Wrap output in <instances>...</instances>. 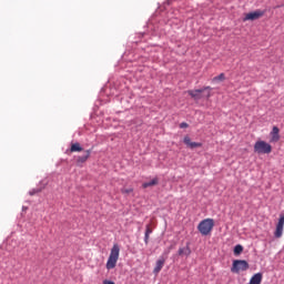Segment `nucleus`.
Returning a JSON list of instances; mask_svg holds the SVG:
<instances>
[{
	"label": "nucleus",
	"mask_w": 284,
	"mask_h": 284,
	"mask_svg": "<svg viewBox=\"0 0 284 284\" xmlns=\"http://www.w3.org/2000/svg\"><path fill=\"white\" fill-rule=\"evenodd\" d=\"M242 252H243V245L237 244V245L234 247V254H235V256H239V254H241Z\"/></svg>",
	"instance_id": "dca6fc26"
},
{
	"label": "nucleus",
	"mask_w": 284,
	"mask_h": 284,
	"mask_svg": "<svg viewBox=\"0 0 284 284\" xmlns=\"http://www.w3.org/2000/svg\"><path fill=\"white\" fill-rule=\"evenodd\" d=\"M283 232H284V213H281L278 222L275 226V232H274L275 239H281V236H283Z\"/></svg>",
	"instance_id": "423d86ee"
},
{
	"label": "nucleus",
	"mask_w": 284,
	"mask_h": 284,
	"mask_svg": "<svg viewBox=\"0 0 284 284\" xmlns=\"http://www.w3.org/2000/svg\"><path fill=\"white\" fill-rule=\"evenodd\" d=\"M180 128H181V129H185V128H190V125H189L186 122H182V123L180 124Z\"/></svg>",
	"instance_id": "4be33fe9"
},
{
	"label": "nucleus",
	"mask_w": 284,
	"mask_h": 284,
	"mask_svg": "<svg viewBox=\"0 0 284 284\" xmlns=\"http://www.w3.org/2000/svg\"><path fill=\"white\" fill-rule=\"evenodd\" d=\"M122 194H132L134 192V189L129 187V189H121Z\"/></svg>",
	"instance_id": "a211bd4d"
},
{
	"label": "nucleus",
	"mask_w": 284,
	"mask_h": 284,
	"mask_svg": "<svg viewBox=\"0 0 284 284\" xmlns=\"http://www.w3.org/2000/svg\"><path fill=\"white\" fill-rule=\"evenodd\" d=\"M90 154H92V151L87 150L84 155H80L77 158V163L78 164L85 163V161H88V159H90Z\"/></svg>",
	"instance_id": "9b49d317"
},
{
	"label": "nucleus",
	"mask_w": 284,
	"mask_h": 284,
	"mask_svg": "<svg viewBox=\"0 0 284 284\" xmlns=\"http://www.w3.org/2000/svg\"><path fill=\"white\" fill-rule=\"evenodd\" d=\"M149 241H150V235H144V243H145V245H148Z\"/></svg>",
	"instance_id": "5701e85b"
},
{
	"label": "nucleus",
	"mask_w": 284,
	"mask_h": 284,
	"mask_svg": "<svg viewBox=\"0 0 284 284\" xmlns=\"http://www.w3.org/2000/svg\"><path fill=\"white\" fill-rule=\"evenodd\" d=\"M254 152L255 154H272V144L263 140L256 141L254 144Z\"/></svg>",
	"instance_id": "7ed1b4c3"
},
{
	"label": "nucleus",
	"mask_w": 284,
	"mask_h": 284,
	"mask_svg": "<svg viewBox=\"0 0 284 284\" xmlns=\"http://www.w3.org/2000/svg\"><path fill=\"white\" fill-rule=\"evenodd\" d=\"M205 99H210V97H212V93L210 91L206 92V94H204Z\"/></svg>",
	"instance_id": "393cba45"
},
{
	"label": "nucleus",
	"mask_w": 284,
	"mask_h": 284,
	"mask_svg": "<svg viewBox=\"0 0 284 284\" xmlns=\"http://www.w3.org/2000/svg\"><path fill=\"white\" fill-rule=\"evenodd\" d=\"M189 148H191V150H194V148H203V143H201V142H191V145Z\"/></svg>",
	"instance_id": "f3484780"
},
{
	"label": "nucleus",
	"mask_w": 284,
	"mask_h": 284,
	"mask_svg": "<svg viewBox=\"0 0 284 284\" xmlns=\"http://www.w3.org/2000/svg\"><path fill=\"white\" fill-rule=\"evenodd\" d=\"M250 270V264L245 260H235L233 261V266L231 267V272L233 274H239V272H247Z\"/></svg>",
	"instance_id": "20e7f679"
},
{
	"label": "nucleus",
	"mask_w": 284,
	"mask_h": 284,
	"mask_svg": "<svg viewBox=\"0 0 284 284\" xmlns=\"http://www.w3.org/2000/svg\"><path fill=\"white\" fill-rule=\"evenodd\" d=\"M121 254V246L119 244H113L109 258L106 261V270H114L116 267V263H119V256Z\"/></svg>",
	"instance_id": "f257e3e1"
},
{
	"label": "nucleus",
	"mask_w": 284,
	"mask_h": 284,
	"mask_svg": "<svg viewBox=\"0 0 284 284\" xmlns=\"http://www.w3.org/2000/svg\"><path fill=\"white\" fill-rule=\"evenodd\" d=\"M212 90V87H204L202 89L197 90H189L186 91L187 94L191 97V99H194V101H201L203 99V92Z\"/></svg>",
	"instance_id": "39448f33"
},
{
	"label": "nucleus",
	"mask_w": 284,
	"mask_h": 284,
	"mask_svg": "<svg viewBox=\"0 0 284 284\" xmlns=\"http://www.w3.org/2000/svg\"><path fill=\"white\" fill-rule=\"evenodd\" d=\"M103 284H114V282H113V281H110V280H104V281H103Z\"/></svg>",
	"instance_id": "b1692460"
},
{
	"label": "nucleus",
	"mask_w": 284,
	"mask_h": 284,
	"mask_svg": "<svg viewBox=\"0 0 284 284\" xmlns=\"http://www.w3.org/2000/svg\"><path fill=\"white\" fill-rule=\"evenodd\" d=\"M262 281H263V274L256 273V274H254V275L251 277L248 284H261Z\"/></svg>",
	"instance_id": "f8f14e48"
},
{
	"label": "nucleus",
	"mask_w": 284,
	"mask_h": 284,
	"mask_svg": "<svg viewBox=\"0 0 284 284\" xmlns=\"http://www.w3.org/2000/svg\"><path fill=\"white\" fill-rule=\"evenodd\" d=\"M39 192H41V189H38V190H32V191H30V195L31 196H34V194H39Z\"/></svg>",
	"instance_id": "412c9836"
},
{
	"label": "nucleus",
	"mask_w": 284,
	"mask_h": 284,
	"mask_svg": "<svg viewBox=\"0 0 284 284\" xmlns=\"http://www.w3.org/2000/svg\"><path fill=\"white\" fill-rule=\"evenodd\" d=\"M197 230L202 236H210L212 234V230H214V220L205 219L201 221L197 225Z\"/></svg>",
	"instance_id": "f03ea898"
},
{
	"label": "nucleus",
	"mask_w": 284,
	"mask_h": 284,
	"mask_svg": "<svg viewBox=\"0 0 284 284\" xmlns=\"http://www.w3.org/2000/svg\"><path fill=\"white\" fill-rule=\"evenodd\" d=\"M70 152H83V148H81L79 142H75L71 144Z\"/></svg>",
	"instance_id": "4468645a"
},
{
	"label": "nucleus",
	"mask_w": 284,
	"mask_h": 284,
	"mask_svg": "<svg viewBox=\"0 0 284 284\" xmlns=\"http://www.w3.org/2000/svg\"><path fill=\"white\" fill-rule=\"evenodd\" d=\"M151 234H152V227H150V224H148L145 230V236H150Z\"/></svg>",
	"instance_id": "aec40b11"
},
{
	"label": "nucleus",
	"mask_w": 284,
	"mask_h": 284,
	"mask_svg": "<svg viewBox=\"0 0 284 284\" xmlns=\"http://www.w3.org/2000/svg\"><path fill=\"white\" fill-rule=\"evenodd\" d=\"M265 14V11L256 10L250 13H246L243 18V21H256L257 19H261Z\"/></svg>",
	"instance_id": "0eeeda50"
},
{
	"label": "nucleus",
	"mask_w": 284,
	"mask_h": 284,
	"mask_svg": "<svg viewBox=\"0 0 284 284\" xmlns=\"http://www.w3.org/2000/svg\"><path fill=\"white\" fill-rule=\"evenodd\" d=\"M154 185H159V178H154L153 180H151L150 182H145L142 184V187L145 190L148 187H152Z\"/></svg>",
	"instance_id": "ddd939ff"
},
{
	"label": "nucleus",
	"mask_w": 284,
	"mask_h": 284,
	"mask_svg": "<svg viewBox=\"0 0 284 284\" xmlns=\"http://www.w3.org/2000/svg\"><path fill=\"white\" fill-rule=\"evenodd\" d=\"M212 81H213V83H221V82L225 81V73H221L220 75L214 77L212 79Z\"/></svg>",
	"instance_id": "2eb2a0df"
},
{
	"label": "nucleus",
	"mask_w": 284,
	"mask_h": 284,
	"mask_svg": "<svg viewBox=\"0 0 284 284\" xmlns=\"http://www.w3.org/2000/svg\"><path fill=\"white\" fill-rule=\"evenodd\" d=\"M165 265V257L161 256L156 263H155V267L153 270V274H159V272H161V270H163V266Z\"/></svg>",
	"instance_id": "1a4fd4ad"
},
{
	"label": "nucleus",
	"mask_w": 284,
	"mask_h": 284,
	"mask_svg": "<svg viewBox=\"0 0 284 284\" xmlns=\"http://www.w3.org/2000/svg\"><path fill=\"white\" fill-rule=\"evenodd\" d=\"M179 256H190L192 254V250H190V245L184 247H180L178 251Z\"/></svg>",
	"instance_id": "9d476101"
},
{
	"label": "nucleus",
	"mask_w": 284,
	"mask_h": 284,
	"mask_svg": "<svg viewBox=\"0 0 284 284\" xmlns=\"http://www.w3.org/2000/svg\"><path fill=\"white\" fill-rule=\"evenodd\" d=\"M270 136V143H278V141H281V130L278 129V126H273Z\"/></svg>",
	"instance_id": "6e6552de"
},
{
	"label": "nucleus",
	"mask_w": 284,
	"mask_h": 284,
	"mask_svg": "<svg viewBox=\"0 0 284 284\" xmlns=\"http://www.w3.org/2000/svg\"><path fill=\"white\" fill-rule=\"evenodd\" d=\"M184 143L185 145H187V148H190V145H192V140L190 139V136H184Z\"/></svg>",
	"instance_id": "6ab92c4d"
}]
</instances>
